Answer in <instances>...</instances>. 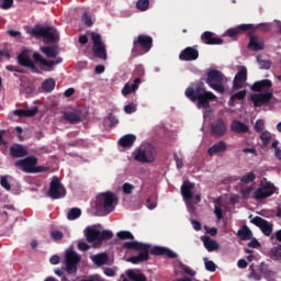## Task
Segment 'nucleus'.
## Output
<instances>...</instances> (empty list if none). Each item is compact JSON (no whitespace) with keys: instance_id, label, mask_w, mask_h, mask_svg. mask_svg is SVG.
<instances>
[{"instance_id":"nucleus-1","label":"nucleus","mask_w":281,"mask_h":281,"mask_svg":"<svg viewBox=\"0 0 281 281\" xmlns=\"http://www.w3.org/2000/svg\"><path fill=\"white\" fill-rule=\"evenodd\" d=\"M123 249H134V251H139L137 256L127 258V262L132 265H139V262H146L150 260V256H166L167 258H177V252L172 251L170 248L161 246H151L150 244H144L139 241H125L122 245Z\"/></svg>"},{"instance_id":"nucleus-2","label":"nucleus","mask_w":281,"mask_h":281,"mask_svg":"<svg viewBox=\"0 0 281 281\" xmlns=\"http://www.w3.org/2000/svg\"><path fill=\"white\" fill-rule=\"evenodd\" d=\"M123 249H134V251H139L137 256L127 258V262L132 265H139V262H146L150 260V256H166L167 258H177V252L172 251L170 248L161 246H151L150 244H144L139 241H125L122 245Z\"/></svg>"},{"instance_id":"nucleus-3","label":"nucleus","mask_w":281,"mask_h":281,"mask_svg":"<svg viewBox=\"0 0 281 281\" xmlns=\"http://www.w3.org/2000/svg\"><path fill=\"white\" fill-rule=\"evenodd\" d=\"M186 98L191 102H198V109H210V102L217 100L216 94L212 91H207L203 81H196L191 83L184 91Z\"/></svg>"},{"instance_id":"nucleus-4","label":"nucleus","mask_w":281,"mask_h":281,"mask_svg":"<svg viewBox=\"0 0 281 281\" xmlns=\"http://www.w3.org/2000/svg\"><path fill=\"white\" fill-rule=\"evenodd\" d=\"M37 165L38 158L36 156H29L14 162L15 168H19V170L25 172L26 175H38L49 170L48 167Z\"/></svg>"},{"instance_id":"nucleus-5","label":"nucleus","mask_w":281,"mask_h":281,"mask_svg":"<svg viewBox=\"0 0 281 281\" xmlns=\"http://www.w3.org/2000/svg\"><path fill=\"white\" fill-rule=\"evenodd\" d=\"M115 203H117V196H115V193L108 191L97 195L95 207L98 212L111 214L115 210Z\"/></svg>"},{"instance_id":"nucleus-6","label":"nucleus","mask_w":281,"mask_h":281,"mask_svg":"<svg viewBox=\"0 0 281 281\" xmlns=\"http://www.w3.org/2000/svg\"><path fill=\"white\" fill-rule=\"evenodd\" d=\"M153 49V37L147 34H139L136 40L133 41L132 56H144Z\"/></svg>"},{"instance_id":"nucleus-7","label":"nucleus","mask_w":281,"mask_h":281,"mask_svg":"<svg viewBox=\"0 0 281 281\" xmlns=\"http://www.w3.org/2000/svg\"><path fill=\"white\" fill-rule=\"evenodd\" d=\"M223 80H225V75H223L221 70L211 69L206 74V85L217 93H223L225 91Z\"/></svg>"},{"instance_id":"nucleus-8","label":"nucleus","mask_w":281,"mask_h":281,"mask_svg":"<svg viewBox=\"0 0 281 281\" xmlns=\"http://www.w3.org/2000/svg\"><path fill=\"white\" fill-rule=\"evenodd\" d=\"M32 36H35L36 38H46L50 43H55V41H58V30L54 26H43V25H35V27L31 31Z\"/></svg>"},{"instance_id":"nucleus-9","label":"nucleus","mask_w":281,"mask_h":281,"mask_svg":"<svg viewBox=\"0 0 281 281\" xmlns=\"http://www.w3.org/2000/svg\"><path fill=\"white\" fill-rule=\"evenodd\" d=\"M82 258L75 250H67L65 255L66 272L69 276L78 273V265H80Z\"/></svg>"},{"instance_id":"nucleus-10","label":"nucleus","mask_w":281,"mask_h":281,"mask_svg":"<svg viewBox=\"0 0 281 281\" xmlns=\"http://www.w3.org/2000/svg\"><path fill=\"white\" fill-rule=\"evenodd\" d=\"M92 53L95 58H100L101 60H106V45L102 43V35L100 33L92 32L91 33Z\"/></svg>"},{"instance_id":"nucleus-11","label":"nucleus","mask_w":281,"mask_h":281,"mask_svg":"<svg viewBox=\"0 0 281 281\" xmlns=\"http://www.w3.org/2000/svg\"><path fill=\"white\" fill-rule=\"evenodd\" d=\"M157 157V149L153 145H147L144 149H137L134 156L140 164H153Z\"/></svg>"},{"instance_id":"nucleus-12","label":"nucleus","mask_w":281,"mask_h":281,"mask_svg":"<svg viewBox=\"0 0 281 281\" xmlns=\"http://www.w3.org/2000/svg\"><path fill=\"white\" fill-rule=\"evenodd\" d=\"M66 194H67V190H65V186L60 183V179L58 177L54 176L49 184L47 196L56 201L58 199H64Z\"/></svg>"},{"instance_id":"nucleus-13","label":"nucleus","mask_w":281,"mask_h":281,"mask_svg":"<svg viewBox=\"0 0 281 281\" xmlns=\"http://www.w3.org/2000/svg\"><path fill=\"white\" fill-rule=\"evenodd\" d=\"M276 186L271 182H265L258 189L255 190L252 199L256 201H262L263 199H269V196H273L276 194Z\"/></svg>"},{"instance_id":"nucleus-14","label":"nucleus","mask_w":281,"mask_h":281,"mask_svg":"<svg viewBox=\"0 0 281 281\" xmlns=\"http://www.w3.org/2000/svg\"><path fill=\"white\" fill-rule=\"evenodd\" d=\"M18 64L21 67H25L30 69L33 74H40L38 68H36V64L30 57V49L23 48L22 52L18 55Z\"/></svg>"},{"instance_id":"nucleus-15","label":"nucleus","mask_w":281,"mask_h":281,"mask_svg":"<svg viewBox=\"0 0 281 281\" xmlns=\"http://www.w3.org/2000/svg\"><path fill=\"white\" fill-rule=\"evenodd\" d=\"M256 109L269 104L273 100V92L255 93L250 97Z\"/></svg>"},{"instance_id":"nucleus-16","label":"nucleus","mask_w":281,"mask_h":281,"mask_svg":"<svg viewBox=\"0 0 281 281\" xmlns=\"http://www.w3.org/2000/svg\"><path fill=\"white\" fill-rule=\"evenodd\" d=\"M179 60L184 63H192V60H199V49L196 46H188L179 54Z\"/></svg>"},{"instance_id":"nucleus-17","label":"nucleus","mask_w":281,"mask_h":281,"mask_svg":"<svg viewBox=\"0 0 281 281\" xmlns=\"http://www.w3.org/2000/svg\"><path fill=\"white\" fill-rule=\"evenodd\" d=\"M250 223L256 225V227H259L265 236H271V233L273 232V225H271V223H269L267 220L260 216H255Z\"/></svg>"},{"instance_id":"nucleus-18","label":"nucleus","mask_w":281,"mask_h":281,"mask_svg":"<svg viewBox=\"0 0 281 281\" xmlns=\"http://www.w3.org/2000/svg\"><path fill=\"white\" fill-rule=\"evenodd\" d=\"M211 133L215 135V137H223L225 133H227V125H225V121L223 119H217L215 122L211 124Z\"/></svg>"},{"instance_id":"nucleus-19","label":"nucleus","mask_w":281,"mask_h":281,"mask_svg":"<svg viewBox=\"0 0 281 281\" xmlns=\"http://www.w3.org/2000/svg\"><path fill=\"white\" fill-rule=\"evenodd\" d=\"M245 82H247V67L241 66L234 78L233 88L243 89V87H245Z\"/></svg>"},{"instance_id":"nucleus-20","label":"nucleus","mask_w":281,"mask_h":281,"mask_svg":"<svg viewBox=\"0 0 281 281\" xmlns=\"http://www.w3.org/2000/svg\"><path fill=\"white\" fill-rule=\"evenodd\" d=\"M201 41L204 45H223V38L214 37V33L210 31L202 33Z\"/></svg>"},{"instance_id":"nucleus-21","label":"nucleus","mask_w":281,"mask_h":281,"mask_svg":"<svg viewBox=\"0 0 281 281\" xmlns=\"http://www.w3.org/2000/svg\"><path fill=\"white\" fill-rule=\"evenodd\" d=\"M10 156L13 157V159L27 157V148L21 144H14L10 147Z\"/></svg>"},{"instance_id":"nucleus-22","label":"nucleus","mask_w":281,"mask_h":281,"mask_svg":"<svg viewBox=\"0 0 281 281\" xmlns=\"http://www.w3.org/2000/svg\"><path fill=\"white\" fill-rule=\"evenodd\" d=\"M87 243H100V231L95 226H88L85 229Z\"/></svg>"},{"instance_id":"nucleus-23","label":"nucleus","mask_w":281,"mask_h":281,"mask_svg":"<svg viewBox=\"0 0 281 281\" xmlns=\"http://www.w3.org/2000/svg\"><path fill=\"white\" fill-rule=\"evenodd\" d=\"M194 190V183L190 181H184L181 186V195L184 199V201H192L194 199V193L192 192Z\"/></svg>"},{"instance_id":"nucleus-24","label":"nucleus","mask_w":281,"mask_h":281,"mask_svg":"<svg viewBox=\"0 0 281 281\" xmlns=\"http://www.w3.org/2000/svg\"><path fill=\"white\" fill-rule=\"evenodd\" d=\"M248 47L252 49V52H260L265 49V42H262L258 35H250Z\"/></svg>"},{"instance_id":"nucleus-25","label":"nucleus","mask_w":281,"mask_h":281,"mask_svg":"<svg viewBox=\"0 0 281 281\" xmlns=\"http://www.w3.org/2000/svg\"><path fill=\"white\" fill-rule=\"evenodd\" d=\"M64 120H66L67 122H70V124H78L79 122H82V112L78 110L65 112Z\"/></svg>"},{"instance_id":"nucleus-26","label":"nucleus","mask_w":281,"mask_h":281,"mask_svg":"<svg viewBox=\"0 0 281 281\" xmlns=\"http://www.w3.org/2000/svg\"><path fill=\"white\" fill-rule=\"evenodd\" d=\"M139 85H142V78H136L133 83H126L122 89L123 95H131V93H135L137 89H139Z\"/></svg>"},{"instance_id":"nucleus-27","label":"nucleus","mask_w":281,"mask_h":281,"mask_svg":"<svg viewBox=\"0 0 281 281\" xmlns=\"http://www.w3.org/2000/svg\"><path fill=\"white\" fill-rule=\"evenodd\" d=\"M225 150H227V143H225L224 140H220L211 146L207 149V153L211 157H213V155H218V153H225Z\"/></svg>"},{"instance_id":"nucleus-28","label":"nucleus","mask_w":281,"mask_h":281,"mask_svg":"<svg viewBox=\"0 0 281 281\" xmlns=\"http://www.w3.org/2000/svg\"><path fill=\"white\" fill-rule=\"evenodd\" d=\"M271 87H273V82H271V80L269 79H262L260 81H256L251 89L254 91L260 92V91H267V89H271Z\"/></svg>"},{"instance_id":"nucleus-29","label":"nucleus","mask_w":281,"mask_h":281,"mask_svg":"<svg viewBox=\"0 0 281 281\" xmlns=\"http://www.w3.org/2000/svg\"><path fill=\"white\" fill-rule=\"evenodd\" d=\"M136 139L137 136L134 134H126L120 138L119 145H121L122 148H131L133 144H135Z\"/></svg>"},{"instance_id":"nucleus-30","label":"nucleus","mask_w":281,"mask_h":281,"mask_svg":"<svg viewBox=\"0 0 281 281\" xmlns=\"http://www.w3.org/2000/svg\"><path fill=\"white\" fill-rule=\"evenodd\" d=\"M231 131H233V133H238V134L249 133V125L235 120L231 125Z\"/></svg>"},{"instance_id":"nucleus-31","label":"nucleus","mask_w":281,"mask_h":281,"mask_svg":"<svg viewBox=\"0 0 281 281\" xmlns=\"http://www.w3.org/2000/svg\"><path fill=\"white\" fill-rule=\"evenodd\" d=\"M201 240L207 251H216L218 249V243L210 238V236H202Z\"/></svg>"},{"instance_id":"nucleus-32","label":"nucleus","mask_w":281,"mask_h":281,"mask_svg":"<svg viewBox=\"0 0 281 281\" xmlns=\"http://www.w3.org/2000/svg\"><path fill=\"white\" fill-rule=\"evenodd\" d=\"M91 260L97 265V267H102L109 262V255H106V252L98 254L92 256Z\"/></svg>"},{"instance_id":"nucleus-33","label":"nucleus","mask_w":281,"mask_h":281,"mask_svg":"<svg viewBox=\"0 0 281 281\" xmlns=\"http://www.w3.org/2000/svg\"><path fill=\"white\" fill-rule=\"evenodd\" d=\"M237 236L240 240H251L254 233L248 228L247 225L241 226V228L237 232Z\"/></svg>"},{"instance_id":"nucleus-34","label":"nucleus","mask_w":281,"mask_h":281,"mask_svg":"<svg viewBox=\"0 0 281 281\" xmlns=\"http://www.w3.org/2000/svg\"><path fill=\"white\" fill-rule=\"evenodd\" d=\"M56 88V80L53 78H48L42 83V90L45 91V93H52L54 89Z\"/></svg>"},{"instance_id":"nucleus-35","label":"nucleus","mask_w":281,"mask_h":281,"mask_svg":"<svg viewBox=\"0 0 281 281\" xmlns=\"http://www.w3.org/2000/svg\"><path fill=\"white\" fill-rule=\"evenodd\" d=\"M82 216V211L78 207H72L67 213L68 221H76L77 218H80Z\"/></svg>"},{"instance_id":"nucleus-36","label":"nucleus","mask_w":281,"mask_h":281,"mask_svg":"<svg viewBox=\"0 0 281 281\" xmlns=\"http://www.w3.org/2000/svg\"><path fill=\"white\" fill-rule=\"evenodd\" d=\"M41 52L43 54H45V56H47V58H56L57 56V52H56V48L54 46H43L41 48Z\"/></svg>"},{"instance_id":"nucleus-37","label":"nucleus","mask_w":281,"mask_h":281,"mask_svg":"<svg viewBox=\"0 0 281 281\" xmlns=\"http://www.w3.org/2000/svg\"><path fill=\"white\" fill-rule=\"evenodd\" d=\"M127 278H130L132 281H147L144 273L137 274L133 270L127 271Z\"/></svg>"},{"instance_id":"nucleus-38","label":"nucleus","mask_w":281,"mask_h":281,"mask_svg":"<svg viewBox=\"0 0 281 281\" xmlns=\"http://www.w3.org/2000/svg\"><path fill=\"white\" fill-rule=\"evenodd\" d=\"M260 139L262 142V148H267L269 144H271V133L269 131H265L260 134Z\"/></svg>"},{"instance_id":"nucleus-39","label":"nucleus","mask_w":281,"mask_h":281,"mask_svg":"<svg viewBox=\"0 0 281 281\" xmlns=\"http://www.w3.org/2000/svg\"><path fill=\"white\" fill-rule=\"evenodd\" d=\"M116 236L120 240H135V236H133V233L128 231H121Z\"/></svg>"},{"instance_id":"nucleus-40","label":"nucleus","mask_w":281,"mask_h":281,"mask_svg":"<svg viewBox=\"0 0 281 281\" xmlns=\"http://www.w3.org/2000/svg\"><path fill=\"white\" fill-rule=\"evenodd\" d=\"M270 258L271 260H281V245L271 248Z\"/></svg>"},{"instance_id":"nucleus-41","label":"nucleus","mask_w":281,"mask_h":281,"mask_svg":"<svg viewBox=\"0 0 281 281\" xmlns=\"http://www.w3.org/2000/svg\"><path fill=\"white\" fill-rule=\"evenodd\" d=\"M254 181H256V173L251 171L240 178V182L245 183V186L254 183Z\"/></svg>"},{"instance_id":"nucleus-42","label":"nucleus","mask_w":281,"mask_h":281,"mask_svg":"<svg viewBox=\"0 0 281 281\" xmlns=\"http://www.w3.org/2000/svg\"><path fill=\"white\" fill-rule=\"evenodd\" d=\"M136 8L140 12H146L150 8V0H137Z\"/></svg>"},{"instance_id":"nucleus-43","label":"nucleus","mask_w":281,"mask_h":281,"mask_svg":"<svg viewBox=\"0 0 281 281\" xmlns=\"http://www.w3.org/2000/svg\"><path fill=\"white\" fill-rule=\"evenodd\" d=\"M239 31L238 27L236 29H228L225 33L224 36H228L229 38H232V41H238V35H239Z\"/></svg>"},{"instance_id":"nucleus-44","label":"nucleus","mask_w":281,"mask_h":281,"mask_svg":"<svg viewBox=\"0 0 281 281\" xmlns=\"http://www.w3.org/2000/svg\"><path fill=\"white\" fill-rule=\"evenodd\" d=\"M238 32H256V25L254 24H239L237 26Z\"/></svg>"},{"instance_id":"nucleus-45","label":"nucleus","mask_w":281,"mask_h":281,"mask_svg":"<svg viewBox=\"0 0 281 281\" xmlns=\"http://www.w3.org/2000/svg\"><path fill=\"white\" fill-rule=\"evenodd\" d=\"M113 238V232L111 231H102L100 232L99 243L103 240H111Z\"/></svg>"},{"instance_id":"nucleus-46","label":"nucleus","mask_w":281,"mask_h":281,"mask_svg":"<svg viewBox=\"0 0 281 281\" xmlns=\"http://www.w3.org/2000/svg\"><path fill=\"white\" fill-rule=\"evenodd\" d=\"M254 130L256 133H265V120L259 119L256 121Z\"/></svg>"},{"instance_id":"nucleus-47","label":"nucleus","mask_w":281,"mask_h":281,"mask_svg":"<svg viewBox=\"0 0 281 281\" xmlns=\"http://www.w3.org/2000/svg\"><path fill=\"white\" fill-rule=\"evenodd\" d=\"M204 266L206 271H211V273H214L216 271V263L212 260H207V258H204Z\"/></svg>"},{"instance_id":"nucleus-48","label":"nucleus","mask_w":281,"mask_h":281,"mask_svg":"<svg viewBox=\"0 0 281 281\" xmlns=\"http://www.w3.org/2000/svg\"><path fill=\"white\" fill-rule=\"evenodd\" d=\"M14 5V0H0L1 10H10Z\"/></svg>"},{"instance_id":"nucleus-49","label":"nucleus","mask_w":281,"mask_h":281,"mask_svg":"<svg viewBox=\"0 0 281 281\" xmlns=\"http://www.w3.org/2000/svg\"><path fill=\"white\" fill-rule=\"evenodd\" d=\"M179 267H180V269H181L182 271H184V273H186L187 276H191L192 278H193V276H195L194 270H192V269H191L190 267H188L186 263L180 262V263H179Z\"/></svg>"},{"instance_id":"nucleus-50","label":"nucleus","mask_w":281,"mask_h":281,"mask_svg":"<svg viewBox=\"0 0 281 281\" xmlns=\"http://www.w3.org/2000/svg\"><path fill=\"white\" fill-rule=\"evenodd\" d=\"M246 95H247V90H241L233 94L231 97V100H245Z\"/></svg>"},{"instance_id":"nucleus-51","label":"nucleus","mask_w":281,"mask_h":281,"mask_svg":"<svg viewBox=\"0 0 281 281\" xmlns=\"http://www.w3.org/2000/svg\"><path fill=\"white\" fill-rule=\"evenodd\" d=\"M81 21L87 27H91L93 25V20H91V15L88 13H83Z\"/></svg>"},{"instance_id":"nucleus-52","label":"nucleus","mask_w":281,"mask_h":281,"mask_svg":"<svg viewBox=\"0 0 281 281\" xmlns=\"http://www.w3.org/2000/svg\"><path fill=\"white\" fill-rule=\"evenodd\" d=\"M122 190L125 194H133V190H135V186L125 182L122 187Z\"/></svg>"},{"instance_id":"nucleus-53","label":"nucleus","mask_w":281,"mask_h":281,"mask_svg":"<svg viewBox=\"0 0 281 281\" xmlns=\"http://www.w3.org/2000/svg\"><path fill=\"white\" fill-rule=\"evenodd\" d=\"M59 63H63V58H58L57 60L44 59L42 65H44V67H54V65H59Z\"/></svg>"},{"instance_id":"nucleus-54","label":"nucleus","mask_w":281,"mask_h":281,"mask_svg":"<svg viewBox=\"0 0 281 281\" xmlns=\"http://www.w3.org/2000/svg\"><path fill=\"white\" fill-rule=\"evenodd\" d=\"M0 186L4 188V190H12V186H10V181H8V176L1 178Z\"/></svg>"},{"instance_id":"nucleus-55","label":"nucleus","mask_w":281,"mask_h":281,"mask_svg":"<svg viewBox=\"0 0 281 281\" xmlns=\"http://www.w3.org/2000/svg\"><path fill=\"white\" fill-rule=\"evenodd\" d=\"M252 192H254V187H247L245 189H241V196L244 199H249V196H251Z\"/></svg>"},{"instance_id":"nucleus-56","label":"nucleus","mask_w":281,"mask_h":281,"mask_svg":"<svg viewBox=\"0 0 281 281\" xmlns=\"http://www.w3.org/2000/svg\"><path fill=\"white\" fill-rule=\"evenodd\" d=\"M64 236L65 235L60 231H53L50 233V237L53 238V240H63Z\"/></svg>"},{"instance_id":"nucleus-57","label":"nucleus","mask_w":281,"mask_h":281,"mask_svg":"<svg viewBox=\"0 0 281 281\" xmlns=\"http://www.w3.org/2000/svg\"><path fill=\"white\" fill-rule=\"evenodd\" d=\"M24 113H25V117H34V115L38 113V108L34 106L32 109L24 110Z\"/></svg>"},{"instance_id":"nucleus-58","label":"nucleus","mask_w":281,"mask_h":281,"mask_svg":"<svg viewBox=\"0 0 281 281\" xmlns=\"http://www.w3.org/2000/svg\"><path fill=\"white\" fill-rule=\"evenodd\" d=\"M124 111L125 113H135V111H137V105L135 103H130L127 105L124 106Z\"/></svg>"},{"instance_id":"nucleus-59","label":"nucleus","mask_w":281,"mask_h":281,"mask_svg":"<svg viewBox=\"0 0 281 281\" xmlns=\"http://www.w3.org/2000/svg\"><path fill=\"white\" fill-rule=\"evenodd\" d=\"M33 60L34 63H40V65H43V60H45V58H43V55H41V53L35 52L33 53Z\"/></svg>"},{"instance_id":"nucleus-60","label":"nucleus","mask_w":281,"mask_h":281,"mask_svg":"<svg viewBox=\"0 0 281 281\" xmlns=\"http://www.w3.org/2000/svg\"><path fill=\"white\" fill-rule=\"evenodd\" d=\"M255 30H260V32H269L270 26L267 23H261L255 26Z\"/></svg>"},{"instance_id":"nucleus-61","label":"nucleus","mask_w":281,"mask_h":281,"mask_svg":"<svg viewBox=\"0 0 281 281\" xmlns=\"http://www.w3.org/2000/svg\"><path fill=\"white\" fill-rule=\"evenodd\" d=\"M204 229L206 234H210V236H216V234H218V229L216 227L204 226Z\"/></svg>"},{"instance_id":"nucleus-62","label":"nucleus","mask_w":281,"mask_h":281,"mask_svg":"<svg viewBox=\"0 0 281 281\" xmlns=\"http://www.w3.org/2000/svg\"><path fill=\"white\" fill-rule=\"evenodd\" d=\"M248 247H250L251 249H258V247H260V241H258V239H256V238H252L248 243Z\"/></svg>"},{"instance_id":"nucleus-63","label":"nucleus","mask_w":281,"mask_h":281,"mask_svg":"<svg viewBox=\"0 0 281 281\" xmlns=\"http://www.w3.org/2000/svg\"><path fill=\"white\" fill-rule=\"evenodd\" d=\"M78 249H79L80 251H89L90 246H89V244H87V243H85V241H79V243H78Z\"/></svg>"},{"instance_id":"nucleus-64","label":"nucleus","mask_w":281,"mask_h":281,"mask_svg":"<svg viewBox=\"0 0 281 281\" xmlns=\"http://www.w3.org/2000/svg\"><path fill=\"white\" fill-rule=\"evenodd\" d=\"M173 159L178 169L183 168V160L179 158L177 154H173Z\"/></svg>"}]
</instances>
